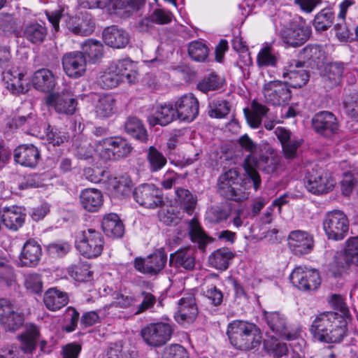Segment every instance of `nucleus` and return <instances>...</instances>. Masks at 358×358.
<instances>
[{
  "label": "nucleus",
  "mask_w": 358,
  "mask_h": 358,
  "mask_svg": "<svg viewBox=\"0 0 358 358\" xmlns=\"http://www.w3.org/2000/svg\"><path fill=\"white\" fill-rule=\"evenodd\" d=\"M334 13L328 9L322 10L316 15L313 25L317 31L327 30L333 24Z\"/></svg>",
  "instance_id": "obj_56"
},
{
  "label": "nucleus",
  "mask_w": 358,
  "mask_h": 358,
  "mask_svg": "<svg viewBox=\"0 0 358 358\" xmlns=\"http://www.w3.org/2000/svg\"><path fill=\"white\" fill-rule=\"evenodd\" d=\"M133 147L126 139L115 136L100 141L96 145V151L105 160H119L127 157Z\"/></svg>",
  "instance_id": "obj_8"
},
{
  "label": "nucleus",
  "mask_w": 358,
  "mask_h": 358,
  "mask_svg": "<svg viewBox=\"0 0 358 358\" xmlns=\"http://www.w3.org/2000/svg\"><path fill=\"white\" fill-rule=\"evenodd\" d=\"M173 332L172 327L166 322L151 323L141 331L143 341L151 347H160L168 342Z\"/></svg>",
  "instance_id": "obj_11"
},
{
  "label": "nucleus",
  "mask_w": 358,
  "mask_h": 358,
  "mask_svg": "<svg viewBox=\"0 0 358 358\" xmlns=\"http://www.w3.org/2000/svg\"><path fill=\"white\" fill-rule=\"evenodd\" d=\"M230 111L229 103L222 99L213 100L208 104V115L212 118H223Z\"/></svg>",
  "instance_id": "obj_49"
},
{
  "label": "nucleus",
  "mask_w": 358,
  "mask_h": 358,
  "mask_svg": "<svg viewBox=\"0 0 358 358\" xmlns=\"http://www.w3.org/2000/svg\"><path fill=\"white\" fill-rule=\"evenodd\" d=\"M38 336V330L34 325L29 326L25 332L21 336V345L25 352H31L36 346Z\"/></svg>",
  "instance_id": "obj_51"
},
{
  "label": "nucleus",
  "mask_w": 358,
  "mask_h": 358,
  "mask_svg": "<svg viewBox=\"0 0 358 358\" xmlns=\"http://www.w3.org/2000/svg\"><path fill=\"white\" fill-rule=\"evenodd\" d=\"M323 229L329 239L343 240L349 231V220L341 210H334L328 212L323 220Z\"/></svg>",
  "instance_id": "obj_10"
},
{
  "label": "nucleus",
  "mask_w": 358,
  "mask_h": 358,
  "mask_svg": "<svg viewBox=\"0 0 358 358\" xmlns=\"http://www.w3.org/2000/svg\"><path fill=\"white\" fill-rule=\"evenodd\" d=\"M280 36L282 42L288 47L296 48L305 43L310 36L311 30L306 25L301 17L291 18L289 14L284 15Z\"/></svg>",
  "instance_id": "obj_6"
},
{
  "label": "nucleus",
  "mask_w": 358,
  "mask_h": 358,
  "mask_svg": "<svg viewBox=\"0 0 358 358\" xmlns=\"http://www.w3.org/2000/svg\"><path fill=\"white\" fill-rule=\"evenodd\" d=\"M135 201L141 206L150 209L161 207L164 204L162 191L152 184H143L134 192Z\"/></svg>",
  "instance_id": "obj_13"
},
{
  "label": "nucleus",
  "mask_w": 358,
  "mask_h": 358,
  "mask_svg": "<svg viewBox=\"0 0 358 358\" xmlns=\"http://www.w3.org/2000/svg\"><path fill=\"white\" fill-rule=\"evenodd\" d=\"M31 81L33 86L37 90L50 92L56 86L57 77L51 70L42 68L34 73Z\"/></svg>",
  "instance_id": "obj_33"
},
{
  "label": "nucleus",
  "mask_w": 358,
  "mask_h": 358,
  "mask_svg": "<svg viewBox=\"0 0 358 358\" xmlns=\"http://www.w3.org/2000/svg\"><path fill=\"white\" fill-rule=\"evenodd\" d=\"M19 27L20 22L13 15H0V31L17 35L19 33Z\"/></svg>",
  "instance_id": "obj_55"
},
{
  "label": "nucleus",
  "mask_w": 358,
  "mask_h": 358,
  "mask_svg": "<svg viewBox=\"0 0 358 358\" xmlns=\"http://www.w3.org/2000/svg\"><path fill=\"white\" fill-rule=\"evenodd\" d=\"M288 246L296 255L310 253L314 248L313 236L302 230L292 231L287 237Z\"/></svg>",
  "instance_id": "obj_20"
},
{
  "label": "nucleus",
  "mask_w": 358,
  "mask_h": 358,
  "mask_svg": "<svg viewBox=\"0 0 358 358\" xmlns=\"http://www.w3.org/2000/svg\"><path fill=\"white\" fill-rule=\"evenodd\" d=\"M341 183L343 194L348 196L358 184V174L355 175L350 172L344 173Z\"/></svg>",
  "instance_id": "obj_60"
},
{
  "label": "nucleus",
  "mask_w": 358,
  "mask_h": 358,
  "mask_svg": "<svg viewBox=\"0 0 358 358\" xmlns=\"http://www.w3.org/2000/svg\"><path fill=\"white\" fill-rule=\"evenodd\" d=\"M231 211L230 207L227 205L214 206L207 212V217L210 222L220 223L228 219Z\"/></svg>",
  "instance_id": "obj_52"
},
{
  "label": "nucleus",
  "mask_w": 358,
  "mask_h": 358,
  "mask_svg": "<svg viewBox=\"0 0 358 358\" xmlns=\"http://www.w3.org/2000/svg\"><path fill=\"white\" fill-rule=\"evenodd\" d=\"M257 62L259 67L275 66L277 63V57L272 52L271 48L265 47L258 53Z\"/></svg>",
  "instance_id": "obj_59"
},
{
  "label": "nucleus",
  "mask_w": 358,
  "mask_h": 358,
  "mask_svg": "<svg viewBox=\"0 0 358 358\" xmlns=\"http://www.w3.org/2000/svg\"><path fill=\"white\" fill-rule=\"evenodd\" d=\"M222 86V80L214 73L204 77L198 84L197 89L202 92L218 90Z\"/></svg>",
  "instance_id": "obj_57"
},
{
  "label": "nucleus",
  "mask_w": 358,
  "mask_h": 358,
  "mask_svg": "<svg viewBox=\"0 0 358 358\" xmlns=\"http://www.w3.org/2000/svg\"><path fill=\"white\" fill-rule=\"evenodd\" d=\"M269 337L264 342V348L268 353L274 357H280L285 355L287 352V346L281 343L274 335Z\"/></svg>",
  "instance_id": "obj_53"
},
{
  "label": "nucleus",
  "mask_w": 358,
  "mask_h": 358,
  "mask_svg": "<svg viewBox=\"0 0 358 358\" xmlns=\"http://www.w3.org/2000/svg\"><path fill=\"white\" fill-rule=\"evenodd\" d=\"M170 265L182 268L186 271H193L196 266L195 250L189 247L178 250L170 256Z\"/></svg>",
  "instance_id": "obj_30"
},
{
  "label": "nucleus",
  "mask_w": 358,
  "mask_h": 358,
  "mask_svg": "<svg viewBox=\"0 0 358 358\" xmlns=\"http://www.w3.org/2000/svg\"><path fill=\"white\" fill-rule=\"evenodd\" d=\"M115 100L111 94H104L99 96L95 106V113L99 118L110 117L115 110Z\"/></svg>",
  "instance_id": "obj_43"
},
{
  "label": "nucleus",
  "mask_w": 358,
  "mask_h": 358,
  "mask_svg": "<svg viewBox=\"0 0 358 358\" xmlns=\"http://www.w3.org/2000/svg\"><path fill=\"white\" fill-rule=\"evenodd\" d=\"M3 224L6 228L16 231L24 222L25 214L21 207L17 206H0Z\"/></svg>",
  "instance_id": "obj_31"
},
{
  "label": "nucleus",
  "mask_w": 358,
  "mask_h": 358,
  "mask_svg": "<svg viewBox=\"0 0 358 358\" xmlns=\"http://www.w3.org/2000/svg\"><path fill=\"white\" fill-rule=\"evenodd\" d=\"M239 176L238 171L231 169L220 176L217 180L218 194L229 200L242 202L249 196V192Z\"/></svg>",
  "instance_id": "obj_7"
},
{
  "label": "nucleus",
  "mask_w": 358,
  "mask_h": 358,
  "mask_svg": "<svg viewBox=\"0 0 358 358\" xmlns=\"http://www.w3.org/2000/svg\"><path fill=\"white\" fill-rule=\"evenodd\" d=\"M265 319L268 325L276 336L285 338L288 341H297V345L294 346V351L301 350L304 343L299 334L294 331L291 332L285 326V319L277 312L265 313Z\"/></svg>",
  "instance_id": "obj_16"
},
{
  "label": "nucleus",
  "mask_w": 358,
  "mask_h": 358,
  "mask_svg": "<svg viewBox=\"0 0 358 358\" xmlns=\"http://www.w3.org/2000/svg\"><path fill=\"white\" fill-rule=\"evenodd\" d=\"M45 138L48 143L54 146L61 145L67 139L64 132L59 131L56 128L51 127L50 125L46 129Z\"/></svg>",
  "instance_id": "obj_62"
},
{
  "label": "nucleus",
  "mask_w": 358,
  "mask_h": 358,
  "mask_svg": "<svg viewBox=\"0 0 358 358\" xmlns=\"http://www.w3.org/2000/svg\"><path fill=\"white\" fill-rule=\"evenodd\" d=\"M42 256L40 244L34 239L28 240L23 245L19 257V266L34 267L38 265Z\"/></svg>",
  "instance_id": "obj_24"
},
{
  "label": "nucleus",
  "mask_w": 358,
  "mask_h": 358,
  "mask_svg": "<svg viewBox=\"0 0 358 358\" xmlns=\"http://www.w3.org/2000/svg\"><path fill=\"white\" fill-rule=\"evenodd\" d=\"M46 103L59 114L73 115L77 101L71 91L64 90L61 92L51 93L46 99Z\"/></svg>",
  "instance_id": "obj_18"
},
{
  "label": "nucleus",
  "mask_w": 358,
  "mask_h": 358,
  "mask_svg": "<svg viewBox=\"0 0 358 358\" xmlns=\"http://www.w3.org/2000/svg\"><path fill=\"white\" fill-rule=\"evenodd\" d=\"M301 62H295L294 69H290L288 71L282 73V77L289 78V82L287 81V84L294 88H300L304 86L309 80L308 72L304 69H301Z\"/></svg>",
  "instance_id": "obj_40"
},
{
  "label": "nucleus",
  "mask_w": 358,
  "mask_h": 358,
  "mask_svg": "<svg viewBox=\"0 0 358 358\" xmlns=\"http://www.w3.org/2000/svg\"><path fill=\"white\" fill-rule=\"evenodd\" d=\"M48 34V29L44 24L31 22L23 29V36L32 44L43 43Z\"/></svg>",
  "instance_id": "obj_39"
},
{
  "label": "nucleus",
  "mask_w": 358,
  "mask_h": 358,
  "mask_svg": "<svg viewBox=\"0 0 358 358\" xmlns=\"http://www.w3.org/2000/svg\"><path fill=\"white\" fill-rule=\"evenodd\" d=\"M300 58L309 66L319 68L326 61L327 55L322 46L308 45L301 51Z\"/></svg>",
  "instance_id": "obj_36"
},
{
  "label": "nucleus",
  "mask_w": 358,
  "mask_h": 358,
  "mask_svg": "<svg viewBox=\"0 0 358 358\" xmlns=\"http://www.w3.org/2000/svg\"><path fill=\"white\" fill-rule=\"evenodd\" d=\"M287 82L273 80L264 84L263 93L267 103L274 106L287 104L292 97Z\"/></svg>",
  "instance_id": "obj_15"
},
{
  "label": "nucleus",
  "mask_w": 358,
  "mask_h": 358,
  "mask_svg": "<svg viewBox=\"0 0 358 358\" xmlns=\"http://www.w3.org/2000/svg\"><path fill=\"white\" fill-rule=\"evenodd\" d=\"M311 124L315 132L324 136L331 135L338 128L335 115L329 111L316 113L311 120Z\"/></svg>",
  "instance_id": "obj_22"
},
{
  "label": "nucleus",
  "mask_w": 358,
  "mask_h": 358,
  "mask_svg": "<svg viewBox=\"0 0 358 358\" xmlns=\"http://www.w3.org/2000/svg\"><path fill=\"white\" fill-rule=\"evenodd\" d=\"M289 278L292 285L299 289L314 291L321 284L320 276L317 270L302 266L296 267Z\"/></svg>",
  "instance_id": "obj_12"
},
{
  "label": "nucleus",
  "mask_w": 358,
  "mask_h": 358,
  "mask_svg": "<svg viewBox=\"0 0 358 358\" xmlns=\"http://www.w3.org/2000/svg\"><path fill=\"white\" fill-rule=\"evenodd\" d=\"M101 227L106 236L113 238H120L124 233V225L115 213L106 215L103 218Z\"/></svg>",
  "instance_id": "obj_38"
},
{
  "label": "nucleus",
  "mask_w": 358,
  "mask_h": 358,
  "mask_svg": "<svg viewBox=\"0 0 358 358\" xmlns=\"http://www.w3.org/2000/svg\"><path fill=\"white\" fill-rule=\"evenodd\" d=\"M146 159L150 172H157L162 169L167 164L165 156L155 147L150 146L146 153Z\"/></svg>",
  "instance_id": "obj_46"
},
{
  "label": "nucleus",
  "mask_w": 358,
  "mask_h": 358,
  "mask_svg": "<svg viewBox=\"0 0 358 358\" xmlns=\"http://www.w3.org/2000/svg\"><path fill=\"white\" fill-rule=\"evenodd\" d=\"M162 358H189L187 351L179 345H171L166 347Z\"/></svg>",
  "instance_id": "obj_64"
},
{
  "label": "nucleus",
  "mask_w": 358,
  "mask_h": 358,
  "mask_svg": "<svg viewBox=\"0 0 358 358\" xmlns=\"http://www.w3.org/2000/svg\"><path fill=\"white\" fill-rule=\"evenodd\" d=\"M76 246L82 255L87 258H95L103 252L104 238L99 231L87 229L78 234Z\"/></svg>",
  "instance_id": "obj_9"
},
{
  "label": "nucleus",
  "mask_w": 358,
  "mask_h": 358,
  "mask_svg": "<svg viewBox=\"0 0 358 358\" xmlns=\"http://www.w3.org/2000/svg\"><path fill=\"white\" fill-rule=\"evenodd\" d=\"M102 38L106 45L116 49L125 48L130 40L129 34L116 25L105 28L102 32Z\"/></svg>",
  "instance_id": "obj_27"
},
{
  "label": "nucleus",
  "mask_w": 358,
  "mask_h": 358,
  "mask_svg": "<svg viewBox=\"0 0 358 358\" xmlns=\"http://www.w3.org/2000/svg\"><path fill=\"white\" fill-rule=\"evenodd\" d=\"M166 262L167 255L164 250L160 249L146 258H136L134 267L141 273L156 275L164 268Z\"/></svg>",
  "instance_id": "obj_17"
},
{
  "label": "nucleus",
  "mask_w": 358,
  "mask_h": 358,
  "mask_svg": "<svg viewBox=\"0 0 358 358\" xmlns=\"http://www.w3.org/2000/svg\"><path fill=\"white\" fill-rule=\"evenodd\" d=\"M46 16L54 30L59 31V21L63 19L65 27L72 33L80 36H89L95 29V22L87 12H80L75 16L64 15L62 10L46 12Z\"/></svg>",
  "instance_id": "obj_5"
},
{
  "label": "nucleus",
  "mask_w": 358,
  "mask_h": 358,
  "mask_svg": "<svg viewBox=\"0 0 358 358\" xmlns=\"http://www.w3.org/2000/svg\"><path fill=\"white\" fill-rule=\"evenodd\" d=\"M139 75L133 62L129 59L119 60L110 64L98 80L99 85L105 89L117 87L120 83H136Z\"/></svg>",
  "instance_id": "obj_4"
},
{
  "label": "nucleus",
  "mask_w": 358,
  "mask_h": 358,
  "mask_svg": "<svg viewBox=\"0 0 358 358\" xmlns=\"http://www.w3.org/2000/svg\"><path fill=\"white\" fill-rule=\"evenodd\" d=\"M336 182L332 177L322 170L313 169L306 176L305 187L314 194H327L331 191Z\"/></svg>",
  "instance_id": "obj_14"
},
{
  "label": "nucleus",
  "mask_w": 358,
  "mask_h": 358,
  "mask_svg": "<svg viewBox=\"0 0 358 358\" xmlns=\"http://www.w3.org/2000/svg\"><path fill=\"white\" fill-rule=\"evenodd\" d=\"M82 52L90 62L96 63L103 55V46L100 41L87 39L82 45Z\"/></svg>",
  "instance_id": "obj_44"
},
{
  "label": "nucleus",
  "mask_w": 358,
  "mask_h": 358,
  "mask_svg": "<svg viewBox=\"0 0 358 358\" xmlns=\"http://www.w3.org/2000/svg\"><path fill=\"white\" fill-rule=\"evenodd\" d=\"M79 199L81 207L89 213L99 211L103 203L101 192L95 188H87L82 190Z\"/></svg>",
  "instance_id": "obj_32"
},
{
  "label": "nucleus",
  "mask_w": 358,
  "mask_h": 358,
  "mask_svg": "<svg viewBox=\"0 0 358 358\" xmlns=\"http://www.w3.org/2000/svg\"><path fill=\"white\" fill-rule=\"evenodd\" d=\"M227 334L231 345L241 350L256 349L262 339L261 331L255 324L243 320L229 323Z\"/></svg>",
  "instance_id": "obj_2"
},
{
  "label": "nucleus",
  "mask_w": 358,
  "mask_h": 358,
  "mask_svg": "<svg viewBox=\"0 0 358 358\" xmlns=\"http://www.w3.org/2000/svg\"><path fill=\"white\" fill-rule=\"evenodd\" d=\"M280 162V156L269 146L266 148L264 152L259 155V159L255 155H248L246 156L243 168L247 176L252 181L255 190H257L261 185V178L257 168L268 174H271L278 170Z\"/></svg>",
  "instance_id": "obj_3"
},
{
  "label": "nucleus",
  "mask_w": 358,
  "mask_h": 358,
  "mask_svg": "<svg viewBox=\"0 0 358 358\" xmlns=\"http://www.w3.org/2000/svg\"><path fill=\"white\" fill-rule=\"evenodd\" d=\"M108 358H136V352L130 350L128 346L122 343H116L110 346L107 351Z\"/></svg>",
  "instance_id": "obj_54"
},
{
  "label": "nucleus",
  "mask_w": 358,
  "mask_h": 358,
  "mask_svg": "<svg viewBox=\"0 0 358 358\" xmlns=\"http://www.w3.org/2000/svg\"><path fill=\"white\" fill-rule=\"evenodd\" d=\"M198 314L194 299L191 294L182 298L178 303V310L175 315L177 322L185 325L192 323Z\"/></svg>",
  "instance_id": "obj_29"
},
{
  "label": "nucleus",
  "mask_w": 358,
  "mask_h": 358,
  "mask_svg": "<svg viewBox=\"0 0 358 358\" xmlns=\"http://www.w3.org/2000/svg\"><path fill=\"white\" fill-rule=\"evenodd\" d=\"M23 78L24 73L15 68L4 69L2 72V80L6 87L14 94L27 92V83Z\"/></svg>",
  "instance_id": "obj_26"
},
{
  "label": "nucleus",
  "mask_w": 358,
  "mask_h": 358,
  "mask_svg": "<svg viewBox=\"0 0 358 358\" xmlns=\"http://www.w3.org/2000/svg\"><path fill=\"white\" fill-rule=\"evenodd\" d=\"M24 321V315L4 299H0V322L6 328L13 331L20 327Z\"/></svg>",
  "instance_id": "obj_23"
},
{
  "label": "nucleus",
  "mask_w": 358,
  "mask_h": 358,
  "mask_svg": "<svg viewBox=\"0 0 358 358\" xmlns=\"http://www.w3.org/2000/svg\"><path fill=\"white\" fill-rule=\"evenodd\" d=\"M68 272L75 280L78 282L87 280L91 275L89 265L83 263L69 266Z\"/></svg>",
  "instance_id": "obj_58"
},
{
  "label": "nucleus",
  "mask_w": 358,
  "mask_h": 358,
  "mask_svg": "<svg viewBox=\"0 0 358 358\" xmlns=\"http://www.w3.org/2000/svg\"><path fill=\"white\" fill-rule=\"evenodd\" d=\"M43 300L47 308L55 311L67 304L68 296L65 292H45Z\"/></svg>",
  "instance_id": "obj_48"
},
{
  "label": "nucleus",
  "mask_w": 358,
  "mask_h": 358,
  "mask_svg": "<svg viewBox=\"0 0 358 358\" xmlns=\"http://www.w3.org/2000/svg\"><path fill=\"white\" fill-rule=\"evenodd\" d=\"M175 106L178 119L187 122H192L199 115V102L193 94H185L177 99Z\"/></svg>",
  "instance_id": "obj_21"
},
{
  "label": "nucleus",
  "mask_w": 358,
  "mask_h": 358,
  "mask_svg": "<svg viewBox=\"0 0 358 358\" xmlns=\"http://www.w3.org/2000/svg\"><path fill=\"white\" fill-rule=\"evenodd\" d=\"M252 110L244 108L243 112L248 124L250 127L257 129L260 127L262 117H265L269 109L267 106L253 100L251 104Z\"/></svg>",
  "instance_id": "obj_37"
},
{
  "label": "nucleus",
  "mask_w": 358,
  "mask_h": 358,
  "mask_svg": "<svg viewBox=\"0 0 358 358\" xmlns=\"http://www.w3.org/2000/svg\"><path fill=\"white\" fill-rule=\"evenodd\" d=\"M0 284L6 289L15 290L17 288L15 275L11 268H5L0 271Z\"/></svg>",
  "instance_id": "obj_61"
},
{
  "label": "nucleus",
  "mask_w": 358,
  "mask_h": 358,
  "mask_svg": "<svg viewBox=\"0 0 358 358\" xmlns=\"http://www.w3.org/2000/svg\"><path fill=\"white\" fill-rule=\"evenodd\" d=\"M125 131L134 138L145 143L148 141L147 131L141 120L136 117H129L124 123Z\"/></svg>",
  "instance_id": "obj_42"
},
{
  "label": "nucleus",
  "mask_w": 358,
  "mask_h": 358,
  "mask_svg": "<svg viewBox=\"0 0 358 358\" xmlns=\"http://www.w3.org/2000/svg\"><path fill=\"white\" fill-rule=\"evenodd\" d=\"M188 55L194 61L205 62L209 55V49L202 42L192 41L188 45Z\"/></svg>",
  "instance_id": "obj_50"
},
{
  "label": "nucleus",
  "mask_w": 358,
  "mask_h": 358,
  "mask_svg": "<svg viewBox=\"0 0 358 358\" xmlns=\"http://www.w3.org/2000/svg\"><path fill=\"white\" fill-rule=\"evenodd\" d=\"M40 152L32 144L20 145L13 151V157L15 162L27 167H35L40 159Z\"/></svg>",
  "instance_id": "obj_28"
},
{
  "label": "nucleus",
  "mask_w": 358,
  "mask_h": 358,
  "mask_svg": "<svg viewBox=\"0 0 358 358\" xmlns=\"http://www.w3.org/2000/svg\"><path fill=\"white\" fill-rule=\"evenodd\" d=\"M234 257V253L229 248H222L213 252L208 258V262L213 267L224 271L229 267Z\"/></svg>",
  "instance_id": "obj_41"
},
{
  "label": "nucleus",
  "mask_w": 358,
  "mask_h": 358,
  "mask_svg": "<svg viewBox=\"0 0 358 358\" xmlns=\"http://www.w3.org/2000/svg\"><path fill=\"white\" fill-rule=\"evenodd\" d=\"M178 119L176 106L171 103H164L156 106L153 116L148 117L151 125L166 126Z\"/></svg>",
  "instance_id": "obj_34"
},
{
  "label": "nucleus",
  "mask_w": 358,
  "mask_h": 358,
  "mask_svg": "<svg viewBox=\"0 0 358 358\" xmlns=\"http://www.w3.org/2000/svg\"><path fill=\"white\" fill-rule=\"evenodd\" d=\"M189 234L192 241L197 243L199 249L204 250L208 241V237L195 219L191 220L189 223Z\"/></svg>",
  "instance_id": "obj_47"
},
{
  "label": "nucleus",
  "mask_w": 358,
  "mask_h": 358,
  "mask_svg": "<svg viewBox=\"0 0 358 358\" xmlns=\"http://www.w3.org/2000/svg\"><path fill=\"white\" fill-rule=\"evenodd\" d=\"M62 62L64 71L69 78H78L86 72L87 59L81 51L64 54Z\"/></svg>",
  "instance_id": "obj_19"
},
{
  "label": "nucleus",
  "mask_w": 358,
  "mask_h": 358,
  "mask_svg": "<svg viewBox=\"0 0 358 358\" xmlns=\"http://www.w3.org/2000/svg\"><path fill=\"white\" fill-rule=\"evenodd\" d=\"M345 70L343 62H335L327 64L322 73V81L328 88L337 86L342 78Z\"/></svg>",
  "instance_id": "obj_35"
},
{
  "label": "nucleus",
  "mask_w": 358,
  "mask_h": 358,
  "mask_svg": "<svg viewBox=\"0 0 358 358\" xmlns=\"http://www.w3.org/2000/svg\"><path fill=\"white\" fill-rule=\"evenodd\" d=\"M335 262L341 268L358 266V236L351 237L345 242L343 252L336 256Z\"/></svg>",
  "instance_id": "obj_25"
},
{
  "label": "nucleus",
  "mask_w": 358,
  "mask_h": 358,
  "mask_svg": "<svg viewBox=\"0 0 358 358\" xmlns=\"http://www.w3.org/2000/svg\"><path fill=\"white\" fill-rule=\"evenodd\" d=\"M346 319L338 313H327L317 317L310 327L313 336L325 342H339L345 333Z\"/></svg>",
  "instance_id": "obj_1"
},
{
  "label": "nucleus",
  "mask_w": 358,
  "mask_h": 358,
  "mask_svg": "<svg viewBox=\"0 0 358 358\" xmlns=\"http://www.w3.org/2000/svg\"><path fill=\"white\" fill-rule=\"evenodd\" d=\"M71 250V245L66 241H57L50 243L47 247V250L52 257H63Z\"/></svg>",
  "instance_id": "obj_63"
},
{
  "label": "nucleus",
  "mask_w": 358,
  "mask_h": 358,
  "mask_svg": "<svg viewBox=\"0 0 358 358\" xmlns=\"http://www.w3.org/2000/svg\"><path fill=\"white\" fill-rule=\"evenodd\" d=\"M176 201L188 215H192L196 205V198L187 189L176 187Z\"/></svg>",
  "instance_id": "obj_45"
}]
</instances>
